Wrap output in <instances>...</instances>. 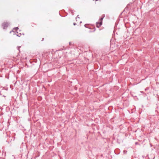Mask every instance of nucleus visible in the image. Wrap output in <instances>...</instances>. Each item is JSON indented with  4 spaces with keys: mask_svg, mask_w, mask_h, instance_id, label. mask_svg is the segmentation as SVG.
<instances>
[{
    "mask_svg": "<svg viewBox=\"0 0 159 159\" xmlns=\"http://www.w3.org/2000/svg\"><path fill=\"white\" fill-rule=\"evenodd\" d=\"M8 23L7 22L3 23L2 24V26H3V29H5V28L8 27Z\"/></svg>",
    "mask_w": 159,
    "mask_h": 159,
    "instance_id": "obj_1",
    "label": "nucleus"
},
{
    "mask_svg": "<svg viewBox=\"0 0 159 159\" xmlns=\"http://www.w3.org/2000/svg\"><path fill=\"white\" fill-rule=\"evenodd\" d=\"M102 21H99V22H97L96 23V27L97 28L100 27L102 25Z\"/></svg>",
    "mask_w": 159,
    "mask_h": 159,
    "instance_id": "obj_2",
    "label": "nucleus"
},
{
    "mask_svg": "<svg viewBox=\"0 0 159 159\" xmlns=\"http://www.w3.org/2000/svg\"><path fill=\"white\" fill-rule=\"evenodd\" d=\"M104 16H103L102 17V18H101L100 19H99V20L100 21H102V20L103 19V18H104Z\"/></svg>",
    "mask_w": 159,
    "mask_h": 159,
    "instance_id": "obj_3",
    "label": "nucleus"
},
{
    "mask_svg": "<svg viewBox=\"0 0 159 159\" xmlns=\"http://www.w3.org/2000/svg\"><path fill=\"white\" fill-rule=\"evenodd\" d=\"M20 47H19V46H18V47H17V48L18 50H19V52H20V50L19 48H20Z\"/></svg>",
    "mask_w": 159,
    "mask_h": 159,
    "instance_id": "obj_4",
    "label": "nucleus"
},
{
    "mask_svg": "<svg viewBox=\"0 0 159 159\" xmlns=\"http://www.w3.org/2000/svg\"><path fill=\"white\" fill-rule=\"evenodd\" d=\"M13 29H15V30H17L18 29V27H15Z\"/></svg>",
    "mask_w": 159,
    "mask_h": 159,
    "instance_id": "obj_5",
    "label": "nucleus"
},
{
    "mask_svg": "<svg viewBox=\"0 0 159 159\" xmlns=\"http://www.w3.org/2000/svg\"><path fill=\"white\" fill-rule=\"evenodd\" d=\"M135 145H138V144H139V143L138 142H136L135 143Z\"/></svg>",
    "mask_w": 159,
    "mask_h": 159,
    "instance_id": "obj_6",
    "label": "nucleus"
},
{
    "mask_svg": "<svg viewBox=\"0 0 159 159\" xmlns=\"http://www.w3.org/2000/svg\"><path fill=\"white\" fill-rule=\"evenodd\" d=\"M77 18H79V15L77 16L75 18V19H77Z\"/></svg>",
    "mask_w": 159,
    "mask_h": 159,
    "instance_id": "obj_7",
    "label": "nucleus"
},
{
    "mask_svg": "<svg viewBox=\"0 0 159 159\" xmlns=\"http://www.w3.org/2000/svg\"><path fill=\"white\" fill-rule=\"evenodd\" d=\"M148 89H149V88H146V89H145V91L147 90H148Z\"/></svg>",
    "mask_w": 159,
    "mask_h": 159,
    "instance_id": "obj_8",
    "label": "nucleus"
},
{
    "mask_svg": "<svg viewBox=\"0 0 159 159\" xmlns=\"http://www.w3.org/2000/svg\"><path fill=\"white\" fill-rule=\"evenodd\" d=\"M14 32V31H13V30H12V31H11L10 32V33H11V32Z\"/></svg>",
    "mask_w": 159,
    "mask_h": 159,
    "instance_id": "obj_9",
    "label": "nucleus"
},
{
    "mask_svg": "<svg viewBox=\"0 0 159 159\" xmlns=\"http://www.w3.org/2000/svg\"><path fill=\"white\" fill-rule=\"evenodd\" d=\"M44 38H43L42 41H43L44 40Z\"/></svg>",
    "mask_w": 159,
    "mask_h": 159,
    "instance_id": "obj_10",
    "label": "nucleus"
},
{
    "mask_svg": "<svg viewBox=\"0 0 159 159\" xmlns=\"http://www.w3.org/2000/svg\"><path fill=\"white\" fill-rule=\"evenodd\" d=\"M73 24H74V25H75L76 24L75 23H74Z\"/></svg>",
    "mask_w": 159,
    "mask_h": 159,
    "instance_id": "obj_11",
    "label": "nucleus"
},
{
    "mask_svg": "<svg viewBox=\"0 0 159 159\" xmlns=\"http://www.w3.org/2000/svg\"><path fill=\"white\" fill-rule=\"evenodd\" d=\"M17 36H19V37H20V36H19V35H17Z\"/></svg>",
    "mask_w": 159,
    "mask_h": 159,
    "instance_id": "obj_12",
    "label": "nucleus"
},
{
    "mask_svg": "<svg viewBox=\"0 0 159 159\" xmlns=\"http://www.w3.org/2000/svg\"><path fill=\"white\" fill-rule=\"evenodd\" d=\"M86 24H85V25H84V26H85V27H86Z\"/></svg>",
    "mask_w": 159,
    "mask_h": 159,
    "instance_id": "obj_13",
    "label": "nucleus"
},
{
    "mask_svg": "<svg viewBox=\"0 0 159 159\" xmlns=\"http://www.w3.org/2000/svg\"><path fill=\"white\" fill-rule=\"evenodd\" d=\"M69 44L70 45V43H71V42H69Z\"/></svg>",
    "mask_w": 159,
    "mask_h": 159,
    "instance_id": "obj_14",
    "label": "nucleus"
}]
</instances>
